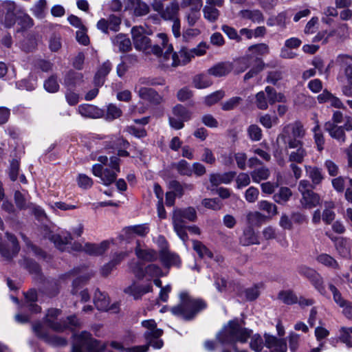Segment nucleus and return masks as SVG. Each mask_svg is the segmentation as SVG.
I'll return each instance as SVG.
<instances>
[{"label": "nucleus", "mask_w": 352, "mask_h": 352, "mask_svg": "<svg viewBox=\"0 0 352 352\" xmlns=\"http://www.w3.org/2000/svg\"><path fill=\"white\" fill-rule=\"evenodd\" d=\"M160 258L163 265L167 267L171 265H179L180 263L178 255L165 250L160 252Z\"/></svg>", "instance_id": "c756f323"}, {"label": "nucleus", "mask_w": 352, "mask_h": 352, "mask_svg": "<svg viewBox=\"0 0 352 352\" xmlns=\"http://www.w3.org/2000/svg\"><path fill=\"white\" fill-rule=\"evenodd\" d=\"M78 109L79 113L85 118H98L103 115V112L101 109L92 104H81L78 106Z\"/></svg>", "instance_id": "5701e85b"}, {"label": "nucleus", "mask_w": 352, "mask_h": 352, "mask_svg": "<svg viewBox=\"0 0 352 352\" xmlns=\"http://www.w3.org/2000/svg\"><path fill=\"white\" fill-rule=\"evenodd\" d=\"M329 288L333 294V298L335 302L340 307L344 306L348 300H346L342 298L341 293L337 289V287L333 284L330 283L329 285Z\"/></svg>", "instance_id": "0e129e2a"}, {"label": "nucleus", "mask_w": 352, "mask_h": 352, "mask_svg": "<svg viewBox=\"0 0 352 352\" xmlns=\"http://www.w3.org/2000/svg\"><path fill=\"white\" fill-rule=\"evenodd\" d=\"M292 196V192L288 187H281L273 196V199L278 204H285Z\"/></svg>", "instance_id": "e433bc0d"}, {"label": "nucleus", "mask_w": 352, "mask_h": 352, "mask_svg": "<svg viewBox=\"0 0 352 352\" xmlns=\"http://www.w3.org/2000/svg\"><path fill=\"white\" fill-rule=\"evenodd\" d=\"M230 324H232V330L236 337V342L245 343L250 338L252 331L243 327L237 318L230 320Z\"/></svg>", "instance_id": "9b49d317"}, {"label": "nucleus", "mask_w": 352, "mask_h": 352, "mask_svg": "<svg viewBox=\"0 0 352 352\" xmlns=\"http://www.w3.org/2000/svg\"><path fill=\"white\" fill-rule=\"evenodd\" d=\"M248 135L252 141L257 142L262 139L261 129L256 124H251L247 129Z\"/></svg>", "instance_id": "4d7b16f0"}, {"label": "nucleus", "mask_w": 352, "mask_h": 352, "mask_svg": "<svg viewBox=\"0 0 352 352\" xmlns=\"http://www.w3.org/2000/svg\"><path fill=\"white\" fill-rule=\"evenodd\" d=\"M179 298V302L170 308V312L175 316L185 321L192 320L208 306L204 299L193 298L187 292H180Z\"/></svg>", "instance_id": "f257e3e1"}, {"label": "nucleus", "mask_w": 352, "mask_h": 352, "mask_svg": "<svg viewBox=\"0 0 352 352\" xmlns=\"http://www.w3.org/2000/svg\"><path fill=\"white\" fill-rule=\"evenodd\" d=\"M113 43L121 52H127L132 49L131 41L125 34H118L113 38Z\"/></svg>", "instance_id": "cd10ccee"}, {"label": "nucleus", "mask_w": 352, "mask_h": 352, "mask_svg": "<svg viewBox=\"0 0 352 352\" xmlns=\"http://www.w3.org/2000/svg\"><path fill=\"white\" fill-rule=\"evenodd\" d=\"M266 217L259 212H250L247 215L248 223L251 226H261L265 221Z\"/></svg>", "instance_id": "49530a36"}, {"label": "nucleus", "mask_w": 352, "mask_h": 352, "mask_svg": "<svg viewBox=\"0 0 352 352\" xmlns=\"http://www.w3.org/2000/svg\"><path fill=\"white\" fill-rule=\"evenodd\" d=\"M232 65L228 62L219 63L208 70V74L215 77H221L228 75L232 70Z\"/></svg>", "instance_id": "bb28decb"}, {"label": "nucleus", "mask_w": 352, "mask_h": 352, "mask_svg": "<svg viewBox=\"0 0 352 352\" xmlns=\"http://www.w3.org/2000/svg\"><path fill=\"white\" fill-rule=\"evenodd\" d=\"M270 170L266 167L256 168L251 172L250 175L253 182L258 183L262 180H265L270 177Z\"/></svg>", "instance_id": "de8ad7c7"}, {"label": "nucleus", "mask_w": 352, "mask_h": 352, "mask_svg": "<svg viewBox=\"0 0 352 352\" xmlns=\"http://www.w3.org/2000/svg\"><path fill=\"white\" fill-rule=\"evenodd\" d=\"M144 32V29L141 26H134L131 29L134 47L138 50L146 51L151 47V41Z\"/></svg>", "instance_id": "1a4fd4ad"}, {"label": "nucleus", "mask_w": 352, "mask_h": 352, "mask_svg": "<svg viewBox=\"0 0 352 352\" xmlns=\"http://www.w3.org/2000/svg\"><path fill=\"white\" fill-rule=\"evenodd\" d=\"M16 21L18 25L21 27L20 30L24 31L30 28L34 25L33 19L25 12L21 8L18 12Z\"/></svg>", "instance_id": "2f4dec72"}, {"label": "nucleus", "mask_w": 352, "mask_h": 352, "mask_svg": "<svg viewBox=\"0 0 352 352\" xmlns=\"http://www.w3.org/2000/svg\"><path fill=\"white\" fill-rule=\"evenodd\" d=\"M94 302L96 307L100 311H108L109 300L105 294L97 289L94 294Z\"/></svg>", "instance_id": "72a5a7b5"}, {"label": "nucleus", "mask_w": 352, "mask_h": 352, "mask_svg": "<svg viewBox=\"0 0 352 352\" xmlns=\"http://www.w3.org/2000/svg\"><path fill=\"white\" fill-rule=\"evenodd\" d=\"M265 345L272 352H286L287 349L286 341L284 339L277 338L268 333L264 334Z\"/></svg>", "instance_id": "f8f14e48"}, {"label": "nucleus", "mask_w": 352, "mask_h": 352, "mask_svg": "<svg viewBox=\"0 0 352 352\" xmlns=\"http://www.w3.org/2000/svg\"><path fill=\"white\" fill-rule=\"evenodd\" d=\"M151 292H153L151 284L139 285L135 282H133L130 286L124 289L125 294L132 296L135 300L140 299L143 295Z\"/></svg>", "instance_id": "4468645a"}, {"label": "nucleus", "mask_w": 352, "mask_h": 352, "mask_svg": "<svg viewBox=\"0 0 352 352\" xmlns=\"http://www.w3.org/2000/svg\"><path fill=\"white\" fill-rule=\"evenodd\" d=\"M44 88L49 93H56L59 90L60 86L56 74H52L45 80Z\"/></svg>", "instance_id": "3c124183"}, {"label": "nucleus", "mask_w": 352, "mask_h": 352, "mask_svg": "<svg viewBox=\"0 0 352 352\" xmlns=\"http://www.w3.org/2000/svg\"><path fill=\"white\" fill-rule=\"evenodd\" d=\"M110 346L121 352H147L148 350V345L135 346L130 348H124L122 343L112 341Z\"/></svg>", "instance_id": "4c0bfd02"}, {"label": "nucleus", "mask_w": 352, "mask_h": 352, "mask_svg": "<svg viewBox=\"0 0 352 352\" xmlns=\"http://www.w3.org/2000/svg\"><path fill=\"white\" fill-rule=\"evenodd\" d=\"M193 86L197 89H205L212 84L210 78L204 74H198L192 78Z\"/></svg>", "instance_id": "a19ab883"}, {"label": "nucleus", "mask_w": 352, "mask_h": 352, "mask_svg": "<svg viewBox=\"0 0 352 352\" xmlns=\"http://www.w3.org/2000/svg\"><path fill=\"white\" fill-rule=\"evenodd\" d=\"M265 63L263 60H258L257 63L254 65L248 72L244 76V80L247 81L250 78L256 76L264 69Z\"/></svg>", "instance_id": "13d9d810"}, {"label": "nucleus", "mask_w": 352, "mask_h": 352, "mask_svg": "<svg viewBox=\"0 0 352 352\" xmlns=\"http://www.w3.org/2000/svg\"><path fill=\"white\" fill-rule=\"evenodd\" d=\"M240 13L242 18L249 19L254 23H261L265 20L263 13L259 10H243Z\"/></svg>", "instance_id": "f704fd0d"}, {"label": "nucleus", "mask_w": 352, "mask_h": 352, "mask_svg": "<svg viewBox=\"0 0 352 352\" xmlns=\"http://www.w3.org/2000/svg\"><path fill=\"white\" fill-rule=\"evenodd\" d=\"M314 288L321 294L324 296L327 294V291L325 289V287L324 285V281L322 277L320 274L317 273V274L314 276V278L309 280Z\"/></svg>", "instance_id": "680f3d73"}, {"label": "nucleus", "mask_w": 352, "mask_h": 352, "mask_svg": "<svg viewBox=\"0 0 352 352\" xmlns=\"http://www.w3.org/2000/svg\"><path fill=\"white\" fill-rule=\"evenodd\" d=\"M216 338L221 344H229L232 346V347L236 345V337L234 336L232 324H230V321L217 334Z\"/></svg>", "instance_id": "9d476101"}, {"label": "nucleus", "mask_w": 352, "mask_h": 352, "mask_svg": "<svg viewBox=\"0 0 352 352\" xmlns=\"http://www.w3.org/2000/svg\"><path fill=\"white\" fill-rule=\"evenodd\" d=\"M32 329L38 338L43 339L47 344L54 347L67 345L68 342L66 338L56 335H50L39 322L32 325Z\"/></svg>", "instance_id": "423d86ee"}, {"label": "nucleus", "mask_w": 352, "mask_h": 352, "mask_svg": "<svg viewBox=\"0 0 352 352\" xmlns=\"http://www.w3.org/2000/svg\"><path fill=\"white\" fill-rule=\"evenodd\" d=\"M61 310L59 309L51 308L47 310L45 316L44 321L46 325L56 332H63L66 330L67 324L63 322V319L57 320V318L60 315Z\"/></svg>", "instance_id": "6e6552de"}, {"label": "nucleus", "mask_w": 352, "mask_h": 352, "mask_svg": "<svg viewBox=\"0 0 352 352\" xmlns=\"http://www.w3.org/2000/svg\"><path fill=\"white\" fill-rule=\"evenodd\" d=\"M192 248L200 258H213L212 252L202 242L197 240H192Z\"/></svg>", "instance_id": "ea45409f"}, {"label": "nucleus", "mask_w": 352, "mask_h": 352, "mask_svg": "<svg viewBox=\"0 0 352 352\" xmlns=\"http://www.w3.org/2000/svg\"><path fill=\"white\" fill-rule=\"evenodd\" d=\"M72 239L73 238L70 233H67L65 235L52 234L50 237L51 241L60 251H65L66 245L70 243Z\"/></svg>", "instance_id": "c85d7f7f"}, {"label": "nucleus", "mask_w": 352, "mask_h": 352, "mask_svg": "<svg viewBox=\"0 0 352 352\" xmlns=\"http://www.w3.org/2000/svg\"><path fill=\"white\" fill-rule=\"evenodd\" d=\"M258 60H262V58L252 54H245L236 61L235 72L237 74L245 72L248 68L256 65Z\"/></svg>", "instance_id": "6ab92c4d"}, {"label": "nucleus", "mask_w": 352, "mask_h": 352, "mask_svg": "<svg viewBox=\"0 0 352 352\" xmlns=\"http://www.w3.org/2000/svg\"><path fill=\"white\" fill-rule=\"evenodd\" d=\"M197 219L195 208L189 206L184 208H175L173 212L172 223L177 236L186 243L188 236L186 232V222H195Z\"/></svg>", "instance_id": "f03ea898"}, {"label": "nucleus", "mask_w": 352, "mask_h": 352, "mask_svg": "<svg viewBox=\"0 0 352 352\" xmlns=\"http://www.w3.org/2000/svg\"><path fill=\"white\" fill-rule=\"evenodd\" d=\"M248 54H252L259 57L269 53V47L265 43L252 45L248 47Z\"/></svg>", "instance_id": "603ef678"}, {"label": "nucleus", "mask_w": 352, "mask_h": 352, "mask_svg": "<svg viewBox=\"0 0 352 352\" xmlns=\"http://www.w3.org/2000/svg\"><path fill=\"white\" fill-rule=\"evenodd\" d=\"M173 167L180 175L190 177L192 175V166L185 160H181L178 162L174 163Z\"/></svg>", "instance_id": "c03bdc74"}, {"label": "nucleus", "mask_w": 352, "mask_h": 352, "mask_svg": "<svg viewBox=\"0 0 352 352\" xmlns=\"http://www.w3.org/2000/svg\"><path fill=\"white\" fill-rule=\"evenodd\" d=\"M136 256L144 261L153 262L157 259L158 255L155 250L152 249H142L140 248V241H137V245L135 248Z\"/></svg>", "instance_id": "4be33fe9"}, {"label": "nucleus", "mask_w": 352, "mask_h": 352, "mask_svg": "<svg viewBox=\"0 0 352 352\" xmlns=\"http://www.w3.org/2000/svg\"><path fill=\"white\" fill-rule=\"evenodd\" d=\"M307 151L303 147L297 148L296 151H292L289 155V161L301 164L304 162L305 157L307 156Z\"/></svg>", "instance_id": "864d4df0"}, {"label": "nucleus", "mask_w": 352, "mask_h": 352, "mask_svg": "<svg viewBox=\"0 0 352 352\" xmlns=\"http://www.w3.org/2000/svg\"><path fill=\"white\" fill-rule=\"evenodd\" d=\"M256 105L261 110H265L268 108V99L264 91H259L256 95Z\"/></svg>", "instance_id": "774afa93"}, {"label": "nucleus", "mask_w": 352, "mask_h": 352, "mask_svg": "<svg viewBox=\"0 0 352 352\" xmlns=\"http://www.w3.org/2000/svg\"><path fill=\"white\" fill-rule=\"evenodd\" d=\"M128 265L131 272L137 278L142 280L145 277V268L143 267L140 262L131 261Z\"/></svg>", "instance_id": "8fccbe9b"}, {"label": "nucleus", "mask_w": 352, "mask_h": 352, "mask_svg": "<svg viewBox=\"0 0 352 352\" xmlns=\"http://www.w3.org/2000/svg\"><path fill=\"white\" fill-rule=\"evenodd\" d=\"M250 342V347L255 352H261L265 344L263 340L261 335L256 333L252 337Z\"/></svg>", "instance_id": "bf43d9fd"}, {"label": "nucleus", "mask_w": 352, "mask_h": 352, "mask_svg": "<svg viewBox=\"0 0 352 352\" xmlns=\"http://www.w3.org/2000/svg\"><path fill=\"white\" fill-rule=\"evenodd\" d=\"M120 163L119 157L112 156L109 159V168H104L101 164H96L92 166V173L100 178L104 185L110 186L116 181L118 173L120 172Z\"/></svg>", "instance_id": "20e7f679"}, {"label": "nucleus", "mask_w": 352, "mask_h": 352, "mask_svg": "<svg viewBox=\"0 0 352 352\" xmlns=\"http://www.w3.org/2000/svg\"><path fill=\"white\" fill-rule=\"evenodd\" d=\"M179 6L177 2L172 1L162 12L161 16L165 20L174 21L177 18Z\"/></svg>", "instance_id": "7c9ffc66"}, {"label": "nucleus", "mask_w": 352, "mask_h": 352, "mask_svg": "<svg viewBox=\"0 0 352 352\" xmlns=\"http://www.w3.org/2000/svg\"><path fill=\"white\" fill-rule=\"evenodd\" d=\"M173 114L177 118H179L185 122L191 118V112L182 104H177L173 108Z\"/></svg>", "instance_id": "09e8293b"}, {"label": "nucleus", "mask_w": 352, "mask_h": 352, "mask_svg": "<svg viewBox=\"0 0 352 352\" xmlns=\"http://www.w3.org/2000/svg\"><path fill=\"white\" fill-rule=\"evenodd\" d=\"M258 208L261 210L265 211L268 214L274 216L277 214V206L267 201L263 200L258 202Z\"/></svg>", "instance_id": "e2e57ef3"}, {"label": "nucleus", "mask_w": 352, "mask_h": 352, "mask_svg": "<svg viewBox=\"0 0 352 352\" xmlns=\"http://www.w3.org/2000/svg\"><path fill=\"white\" fill-rule=\"evenodd\" d=\"M157 37L161 40V45H152L151 44V47H148V50L150 49L151 52L157 56H161L162 55L163 50H165L166 51L170 45H168V38L166 34L160 33L157 34Z\"/></svg>", "instance_id": "c9c22d12"}, {"label": "nucleus", "mask_w": 352, "mask_h": 352, "mask_svg": "<svg viewBox=\"0 0 352 352\" xmlns=\"http://www.w3.org/2000/svg\"><path fill=\"white\" fill-rule=\"evenodd\" d=\"M24 296L26 309L32 314L41 312V307L36 303L38 300L36 290L34 288L30 289L27 292L24 293Z\"/></svg>", "instance_id": "2eb2a0df"}, {"label": "nucleus", "mask_w": 352, "mask_h": 352, "mask_svg": "<svg viewBox=\"0 0 352 352\" xmlns=\"http://www.w3.org/2000/svg\"><path fill=\"white\" fill-rule=\"evenodd\" d=\"M278 119L276 116H271L270 114H265L259 118L260 123L266 129H271L273 125L278 123Z\"/></svg>", "instance_id": "69168bd1"}, {"label": "nucleus", "mask_w": 352, "mask_h": 352, "mask_svg": "<svg viewBox=\"0 0 352 352\" xmlns=\"http://www.w3.org/2000/svg\"><path fill=\"white\" fill-rule=\"evenodd\" d=\"M307 175L311 179L314 186L320 184L324 179L321 168L316 166H305Z\"/></svg>", "instance_id": "473e14b6"}, {"label": "nucleus", "mask_w": 352, "mask_h": 352, "mask_svg": "<svg viewBox=\"0 0 352 352\" xmlns=\"http://www.w3.org/2000/svg\"><path fill=\"white\" fill-rule=\"evenodd\" d=\"M324 130L329 133V135L340 143L346 141V135L344 129L337 124H334L331 121L326 122L324 125Z\"/></svg>", "instance_id": "f3484780"}, {"label": "nucleus", "mask_w": 352, "mask_h": 352, "mask_svg": "<svg viewBox=\"0 0 352 352\" xmlns=\"http://www.w3.org/2000/svg\"><path fill=\"white\" fill-rule=\"evenodd\" d=\"M173 47L172 45L168 47V49L164 53V57L165 59L168 60L171 57L172 62L170 64L173 67H177L179 65H186L189 63L192 58H194L190 50L186 47H182L179 54L177 53H173Z\"/></svg>", "instance_id": "0eeeda50"}, {"label": "nucleus", "mask_w": 352, "mask_h": 352, "mask_svg": "<svg viewBox=\"0 0 352 352\" xmlns=\"http://www.w3.org/2000/svg\"><path fill=\"white\" fill-rule=\"evenodd\" d=\"M106 344L94 338L87 331H82L75 335L72 347V352H103Z\"/></svg>", "instance_id": "7ed1b4c3"}, {"label": "nucleus", "mask_w": 352, "mask_h": 352, "mask_svg": "<svg viewBox=\"0 0 352 352\" xmlns=\"http://www.w3.org/2000/svg\"><path fill=\"white\" fill-rule=\"evenodd\" d=\"M235 171H229L224 173H212L210 175V182L212 186H218L221 184H230L236 177Z\"/></svg>", "instance_id": "a211bd4d"}, {"label": "nucleus", "mask_w": 352, "mask_h": 352, "mask_svg": "<svg viewBox=\"0 0 352 352\" xmlns=\"http://www.w3.org/2000/svg\"><path fill=\"white\" fill-rule=\"evenodd\" d=\"M281 134H287L290 137L301 139L305 136V131L302 124L300 121H296L285 126Z\"/></svg>", "instance_id": "aec40b11"}, {"label": "nucleus", "mask_w": 352, "mask_h": 352, "mask_svg": "<svg viewBox=\"0 0 352 352\" xmlns=\"http://www.w3.org/2000/svg\"><path fill=\"white\" fill-rule=\"evenodd\" d=\"M203 11L204 17L210 22H214L219 18V11L214 7V5H206Z\"/></svg>", "instance_id": "5fc2aeb1"}, {"label": "nucleus", "mask_w": 352, "mask_h": 352, "mask_svg": "<svg viewBox=\"0 0 352 352\" xmlns=\"http://www.w3.org/2000/svg\"><path fill=\"white\" fill-rule=\"evenodd\" d=\"M239 242L240 244L243 246L260 244L258 237L251 226L248 227L244 230L243 234L239 239Z\"/></svg>", "instance_id": "b1692460"}, {"label": "nucleus", "mask_w": 352, "mask_h": 352, "mask_svg": "<svg viewBox=\"0 0 352 352\" xmlns=\"http://www.w3.org/2000/svg\"><path fill=\"white\" fill-rule=\"evenodd\" d=\"M21 8L17 5L15 7L9 6L7 8H6L7 14L3 16V19L2 21H0V23L3 24L7 28L12 27L16 21L18 12Z\"/></svg>", "instance_id": "393cba45"}, {"label": "nucleus", "mask_w": 352, "mask_h": 352, "mask_svg": "<svg viewBox=\"0 0 352 352\" xmlns=\"http://www.w3.org/2000/svg\"><path fill=\"white\" fill-rule=\"evenodd\" d=\"M301 195L300 204L304 208L311 209L320 206L321 204L319 195L314 192L313 190L305 192Z\"/></svg>", "instance_id": "dca6fc26"}, {"label": "nucleus", "mask_w": 352, "mask_h": 352, "mask_svg": "<svg viewBox=\"0 0 352 352\" xmlns=\"http://www.w3.org/2000/svg\"><path fill=\"white\" fill-rule=\"evenodd\" d=\"M316 260L319 263L327 267H333L334 269H337L339 267L338 262L332 256L327 254H321L318 255Z\"/></svg>", "instance_id": "052dcab7"}, {"label": "nucleus", "mask_w": 352, "mask_h": 352, "mask_svg": "<svg viewBox=\"0 0 352 352\" xmlns=\"http://www.w3.org/2000/svg\"><path fill=\"white\" fill-rule=\"evenodd\" d=\"M279 138H281L284 143L287 144L286 147L288 148H298L303 147V142L300 139L290 137L287 134H280Z\"/></svg>", "instance_id": "a18cd8bd"}, {"label": "nucleus", "mask_w": 352, "mask_h": 352, "mask_svg": "<svg viewBox=\"0 0 352 352\" xmlns=\"http://www.w3.org/2000/svg\"><path fill=\"white\" fill-rule=\"evenodd\" d=\"M278 299L284 304L292 305L298 302V297L292 290H282L278 294Z\"/></svg>", "instance_id": "37998d69"}, {"label": "nucleus", "mask_w": 352, "mask_h": 352, "mask_svg": "<svg viewBox=\"0 0 352 352\" xmlns=\"http://www.w3.org/2000/svg\"><path fill=\"white\" fill-rule=\"evenodd\" d=\"M142 325L147 329L144 333V337L147 342L146 345H148V347L151 346L156 349H161L164 342L160 338L163 335V330L157 328V323L153 319L143 320Z\"/></svg>", "instance_id": "39448f33"}, {"label": "nucleus", "mask_w": 352, "mask_h": 352, "mask_svg": "<svg viewBox=\"0 0 352 352\" xmlns=\"http://www.w3.org/2000/svg\"><path fill=\"white\" fill-rule=\"evenodd\" d=\"M224 96L225 92L223 90L214 91L205 97L204 103L206 105L210 107L220 101Z\"/></svg>", "instance_id": "6e6d98bb"}, {"label": "nucleus", "mask_w": 352, "mask_h": 352, "mask_svg": "<svg viewBox=\"0 0 352 352\" xmlns=\"http://www.w3.org/2000/svg\"><path fill=\"white\" fill-rule=\"evenodd\" d=\"M83 82V74L74 70H69L65 76L64 85L67 88H74Z\"/></svg>", "instance_id": "a878e982"}, {"label": "nucleus", "mask_w": 352, "mask_h": 352, "mask_svg": "<svg viewBox=\"0 0 352 352\" xmlns=\"http://www.w3.org/2000/svg\"><path fill=\"white\" fill-rule=\"evenodd\" d=\"M149 230L148 224L144 223L126 227L125 233L129 236L135 234L140 236H145L149 232Z\"/></svg>", "instance_id": "58836bf2"}, {"label": "nucleus", "mask_w": 352, "mask_h": 352, "mask_svg": "<svg viewBox=\"0 0 352 352\" xmlns=\"http://www.w3.org/2000/svg\"><path fill=\"white\" fill-rule=\"evenodd\" d=\"M109 247L108 241H103L99 244L87 243L83 250L91 256H100L103 254Z\"/></svg>", "instance_id": "412c9836"}, {"label": "nucleus", "mask_w": 352, "mask_h": 352, "mask_svg": "<svg viewBox=\"0 0 352 352\" xmlns=\"http://www.w3.org/2000/svg\"><path fill=\"white\" fill-rule=\"evenodd\" d=\"M265 91L267 94V98L270 104H273L277 102H285V96L281 93H277L274 87L267 86L265 89Z\"/></svg>", "instance_id": "79ce46f5"}, {"label": "nucleus", "mask_w": 352, "mask_h": 352, "mask_svg": "<svg viewBox=\"0 0 352 352\" xmlns=\"http://www.w3.org/2000/svg\"><path fill=\"white\" fill-rule=\"evenodd\" d=\"M139 97L150 103L157 105L163 101V98L153 89L140 87L137 90Z\"/></svg>", "instance_id": "ddd939ff"}, {"label": "nucleus", "mask_w": 352, "mask_h": 352, "mask_svg": "<svg viewBox=\"0 0 352 352\" xmlns=\"http://www.w3.org/2000/svg\"><path fill=\"white\" fill-rule=\"evenodd\" d=\"M62 46L61 37L60 34L54 33L50 38L49 47L52 52L58 51Z\"/></svg>", "instance_id": "338daca9"}]
</instances>
